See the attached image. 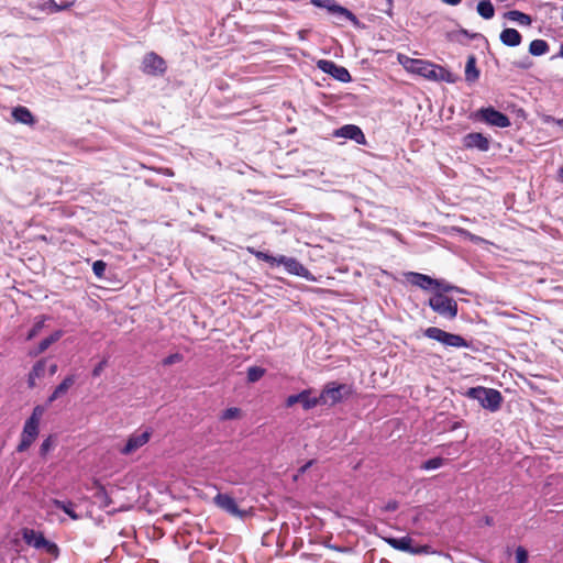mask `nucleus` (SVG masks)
<instances>
[{
    "label": "nucleus",
    "mask_w": 563,
    "mask_h": 563,
    "mask_svg": "<svg viewBox=\"0 0 563 563\" xmlns=\"http://www.w3.org/2000/svg\"><path fill=\"white\" fill-rule=\"evenodd\" d=\"M397 60L408 73L419 75L428 80L449 84H454L457 80L456 75L429 60L411 58L405 54H398Z\"/></svg>",
    "instance_id": "1"
},
{
    "label": "nucleus",
    "mask_w": 563,
    "mask_h": 563,
    "mask_svg": "<svg viewBox=\"0 0 563 563\" xmlns=\"http://www.w3.org/2000/svg\"><path fill=\"white\" fill-rule=\"evenodd\" d=\"M45 410L46 408L42 405H37L33 408V411L30 418L25 421L21 433V440L18 445L19 452L26 451L36 440L40 432V423L45 413Z\"/></svg>",
    "instance_id": "2"
},
{
    "label": "nucleus",
    "mask_w": 563,
    "mask_h": 563,
    "mask_svg": "<svg viewBox=\"0 0 563 563\" xmlns=\"http://www.w3.org/2000/svg\"><path fill=\"white\" fill-rule=\"evenodd\" d=\"M466 396L477 400L483 408L490 411H497L503 402V396L498 390L482 386L470 388Z\"/></svg>",
    "instance_id": "3"
},
{
    "label": "nucleus",
    "mask_w": 563,
    "mask_h": 563,
    "mask_svg": "<svg viewBox=\"0 0 563 563\" xmlns=\"http://www.w3.org/2000/svg\"><path fill=\"white\" fill-rule=\"evenodd\" d=\"M443 290H437L429 299V306L433 311L448 319H454L457 314V303L448 297Z\"/></svg>",
    "instance_id": "4"
},
{
    "label": "nucleus",
    "mask_w": 563,
    "mask_h": 563,
    "mask_svg": "<svg viewBox=\"0 0 563 563\" xmlns=\"http://www.w3.org/2000/svg\"><path fill=\"white\" fill-rule=\"evenodd\" d=\"M406 279L413 286H417L423 290H443L450 291L454 289L453 286L442 283L441 280L433 279L432 277L420 274L409 272L405 274Z\"/></svg>",
    "instance_id": "5"
},
{
    "label": "nucleus",
    "mask_w": 563,
    "mask_h": 563,
    "mask_svg": "<svg viewBox=\"0 0 563 563\" xmlns=\"http://www.w3.org/2000/svg\"><path fill=\"white\" fill-rule=\"evenodd\" d=\"M424 335L429 339L435 340L445 346L451 347H468L467 341L459 334L445 332L439 328L430 327L424 330Z\"/></svg>",
    "instance_id": "6"
},
{
    "label": "nucleus",
    "mask_w": 563,
    "mask_h": 563,
    "mask_svg": "<svg viewBox=\"0 0 563 563\" xmlns=\"http://www.w3.org/2000/svg\"><path fill=\"white\" fill-rule=\"evenodd\" d=\"M350 393L351 388L345 384L329 383L318 397V399H320L319 405L333 406Z\"/></svg>",
    "instance_id": "7"
},
{
    "label": "nucleus",
    "mask_w": 563,
    "mask_h": 563,
    "mask_svg": "<svg viewBox=\"0 0 563 563\" xmlns=\"http://www.w3.org/2000/svg\"><path fill=\"white\" fill-rule=\"evenodd\" d=\"M23 540L31 547L44 550L49 554H55L57 552V547L54 543L47 541L43 533L35 531L33 529H23L22 531Z\"/></svg>",
    "instance_id": "8"
},
{
    "label": "nucleus",
    "mask_w": 563,
    "mask_h": 563,
    "mask_svg": "<svg viewBox=\"0 0 563 563\" xmlns=\"http://www.w3.org/2000/svg\"><path fill=\"white\" fill-rule=\"evenodd\" d=\"M317 67L341 82H350L352 79L345 67L336 65L332 60L320 59L317 62Z\"/></svg>",
    "instance_id": "9"
},
{
    "label": "nucleus",
    "mask_w": 563,
    "mask_h": 563,
    "mask_svg": "<svg viewBox=\"0 0 563 563\" xmlns=\"http://www.w3.org/2000/svg\"><path fill=\"white\" fill-rule=\"evenodd\" d=\"M141 68L147 75L161 76L166 71V63L161 56L151 52L144 56Z\"/></svg>",
    "instance_id": "10"
},
{
    "label": "nucleus",
    "mask_w": 563,
    "mask_h": 563,
    "mask_svg": "<svg viewBox=\"0 0 563 563\" xmlns=\"http://www.w3.org/2000/svg\"><path fill=\"white\" fill-rule=\"evenodd\" d=\"M476 117L493 126L507 128L510 125L509 118L492 107L478 110Z\"/></svg>",
    "instance_id": "11"
},
{
    "label": "nucleus",
    "mask_w": 563,
    "mask_h": 563,
    "mask_svg": "<svg viewBox=\"0 0 563 563\" xmlns=\"http://www.w3.org/2000/svg\"><path fill=\"white\" fill-rule=\"evenodd\" d=\"M311 3L314 7L328 10L331 14L336 15L338 18L356 22V18L351 11L341 7L333 0H311Z\"/></svg>",
    "instance_id": "12"
},
{
    "label": "nucleus",
    "mask_w": 563,
    "mask_h": 563,
    "mask_svg": "<svg viewBox=\"0 0 563 563\" xmlns=\"http://www.w3.org/2000/svg\"><path fill=\"white\" fill-rule=\"evenodd\" d=\"M277 265H283L289 274L313 280L310 272L294 257L280 255L278 256Z\"/></svg>",
    "instance_id": "13"
},
{
    "label": "nucleus",
    "mask_w": 563,
    "mask_h": 563,
    "mask_svg": "<svg viewBox=\"0 0 563 563\" xmlns=\"http://www.w3.org/2000/svg\"><path fill=\"white\" fill-rule=\"evenodd\" d=\"M296 404H300L305 410H310L320 404V399H318V397L311 396L310 389H305L297 395H290L287 397V407H292Z\"/></svg>",
    "instance_id": "14"
},
{
    "label": "nucleus",
    "mask_w": 563,
    "mask_h": 563,
    "mask_svg": "<svg viewBox=\"0 0 563 563\" xmlns=\"http://www.w3.org/2000/svg\"><path fill=\"white\" fill-rule=\"evenodd\" d=\"M151 431L148 429L146 430H139L131 434L126 441L125 446L121 450L123 454H131L135 451H137L140 448L145 445L150 439H151Z\"/></svg>",
    "instance_id": "15"
},
{
    "label": "nucleus",
    "mask_w": 563,
    "mask_h": 563,
    "mask_svg": "<svg viewBox=\"0 0 563 563\" xmlns=\"http://www.w3.org/2000/svg\"><path fill=\"white\" fill-rule=\"evenodd\" d=\"M213 500L219 508L227 511L231 516L243 518L246 514L245 511L241 510L238 507L235 500L227 494H218Z\"/></svg>",
    "instance_id": "16"
},
{
    "label": "nucleus",
    "mask_w": 563,
    "mask_h": 563,
    "mask_svg": "<svg viewBox=\"0 0 563 563\" xmlns=\"http://www.w3.org/2000/svg\"><path fill=\"white\" fill-rule=\"evenodd\" d=\"M334 136L350 139L355 141L357 144H365L366 140L362 130L354 124H346L334 131Z\"/></svg>",
    "instance_id": "17"
},
{
    "label": "nucleus",
    "mask_w": 563,
    "mask_h": 563,
    "mask_svg": "<svg viewBox=\"0 0 563 563\" xmlns=\"http://www.w3.org/2000/svg\"><path fill=\"white\" fill-rule=\"evenodd\" d=\"M47 373V361H37L27 375V385L30 388H34L40 380H42Z\"/></svg>",
    "instance_id": "18"
},
{
    "label": "nucleus",
    "mask_w": 563,
    "mask_h": 563,
    "mask_svg": "<svg viewBox=\"0 0 563 563\" xmlns=\"http://www.w3.org/2000/svg\"><path fill=\"white\" fill-rule=\"evenodd\" d=\"M463 144L468 148H477L479 151H487L489 148V141L482 133H470L464 136Z\"/></svg>",
    "instance_id": "19"
},
{
    "label": "nucleus",
    "mask_w": 563,
    "mask_h": 563,
    "mask_svg": "<svg viewBox=\"0 0 563 563\" xmlns=\"http://www.w3.org/2000/svg\"><path fill=\"white\" fill-rule=\"evenodd\" d=\"M386 542L394 549L409 552V553H419L421 550L419 548L412 547V540L409 537L402 538H388Z\"/></svg>",
    "instance_id": "20"
},
{
    "label": "nucleus",
    "mask_w": 563,
    "mask_h": 563,
    "mask_svg": "<svg viewBox=\"0 0 563 563\" xmlns=\"http://www.w3.org/2000/svg\"><path fill=\"white\" fill-rule=\"evenodd\" d=\"M499 38L504 45L510 46V47H516V46L520 45L521 40H522L520 33L516 29H511V27L503 30L499 35Z\"/></svg>",
    "instance_id": "21"
},
{
    "label": "nucleus",
    "mask_w": 563,
    "mask_h": 563,
    "mask_svg": "<svg viewBox=\"0 0 563 563\" xmlns=\"http://www.w3.org/2000/svg\"><path fill=\"white\" fill-rule=\"evenodd\" d=\"M32 7L51 14L54 12H58L60 10L68 9L70 7V3L59 5L54 0H37L36 2L32 3Z\"/></svg>",
    "instance_id": "22"
},
{
    "label": "nucleus",
    "mask_w": 563,
    "mask_h": 563,
    "mask_svg": "<svg viewBox=\"0 0 563 563\" xmlns=\"http://www.w3.org/2000/svg\"><path fill=\"white\" fill-rule=\"evenodd\" d=\"M75 379L74 376H67L52 393V395L48 397V402H53L57 398L64 396L67 394L69 388L73 386Z\"/></svg>",
    "instance_id": "23"
},
{
    "label": "nucleus",
    "mask_w": 563,
    "mask_h": 563,
    "mask_svg": "<svg viewBox=\"0 0 563 563\" xmlns=\"http://www.w3.org/2000/svg\"><path fill=\"white\" fill-rule=\"evenodd\" d=\"M12 117L16 122L23 123V124H33L34 119L30 110L25 107H18L13 109Z\"/></svg>",
    "instance_id": "24"
},
{
    "label": "nucleus",
    "mask_w": 563,
    "mask_h": 563,
    "mask_svg": "<svg viewBox=\"0 0 563 563\" xmlns=\"http://www.w3.org/2000/svg\"><path fill=\"white\" fill-rule=\"evenodd\" d=\"M505 18L508 19L509 21H512L520 25H526V26H529L532 22L531 18L528 14L517 11V10L507 11L505 13Z\"/></svg>",
    "instance_id": "25"
},
{
    "label": "nucleus",
    "mask_w": 563,
    "mask_h": 563,
    "mask_svg": "<svg viewBox=\"0 0 563 563\" xmlns=\"http://www.w3.org/2000/svg\"><path fill=\"white\" fill-rule=\"evenodd\" d=\"M479 77V70L476 67V60L474 56H470L465 66V79L468 82H474Z\"/></svg>",
    "instance_id": "26"
},
{
    "label": "nucleus",
    "mask_w": 563,
    "mask_h": 563,
    "mask_svg": "<svg viewBox=\"0 0 563 563\" xmlns=\"http://www.w3.org/2000/svg\"><path fill=\"white\" fill-rule=\"evenodd\" d=\"M549 51V45L544 40H533L529 45V53L533 56H542Z\"/></svg>",
    "instance_id": "27"
},
{
    "label": "nucleus",
    "mask_w": 563,
    "mask_h": 563,
    "mask_svg": "<svg viewBox=\"0 0 563 563\" xmlns=\"http://www.w3.org/2000/svg\"><path fill=\"white\" fill-rule=\"evenodd\" d=\"M477 13L486 20H489L495 14V9L489 0H482L477 4Z\"/></svg>",
    "instance_id": "28"
},
{
    "label": "nucleus",
    "mask_w": 563,
    "mask_h": 563,
    "mask_svg": "<svg viewBox=\"0 0 563 563\" xmlns=\"http://www.w3.org/2000/svg\"><path fill=\"white\" fill-rule=\"evenodd\" d=\"M52 505L55 506L56 508L62 509L73 520H77L79 518V516L74 511V504L71 501H62L54 499L52 500Z\"/></svg>",
    "instance_id": "29"
},
{
    "label": "nucleus",
    "mask_w": 563,
    "mask_h": 563,
    "mask_svg": "<svg viewBox=\"0 0 563 563\" xmlns=\"http://www.w3.org/2000/svg\"><path fill=\"white\" fill-rule=\"evenodd\" d=\"M96 486V498L100 501L101 506L108 507L110 505V498L102 485H100L98 482L95 483Z\"/></svg>",
    "instance_id": "30"
},
{
    "label": "nucleus",
    "mask_w": 563,
    "mask_h": 563,
    "mask_svg": "<svg viewBox=\"0 0 563 563\" xmlns=\"http://www.w3.org/2000/svg\"><path fill=\"white\" fill-rule=\"evenodd\" d=\"M62 336V332L60 331H56L54 332L53 334H51L48 338L44 339L41 343H40V346H38V352L37 353H42L44 352L46 349H48V346L56 342L57 340H59V338Z\"/></svg>",
    "instance_id": "31"
},
{
    "label": "nucleus",
    "mask_w": 563,
    "mask_h": 563,
    "mask_svg": "<svg viewBox=\"0 0 563 563\" xmlns=\"http://www.w3.org/2000/svg\"><path fill=\"white\" fill-rule=\"evenodd\" d=\"M265 371L261 367H250L247 371V379L252 383L257 382L260 378L263 377Z\"/></svg>",
    "instance_id": "32"
},
{
    "label": "nucleus",
    "mask_w": 563,
    "mask_h": 563,
    "mask_svg": "<svg viewBox=\"0 0 563 563\" xmlns=\"http://www.w3.org/2000/svg\"><path fill=\"white\" fill-rule=\"evenodd\" d=\"M253 253H254V255L258 260L265 261L268 264H271L272 266H276L277 265L278 256H272V255H269L267 253H264V252H261V251H256V252H253Z\"/></svg>",
    "instance_id": "33"
},
{
    "label": "nucleus",
    "mask_w": 563,
    "mask_h": 563,
    "mask_svg": "<svg viewBox=\"0 0 563 563\" xmlns=\"http://www.w3.org/2000/svg\"><path fill=\"white\" fill-rule=\"evenodd\" d=\"M444 460L441 457L430 459L423 463L422 467L424 470H437L443 465Z\"/></svg>",
    "instance_id": "34"
},
{
    "label": "nucleus",
    "mask_w": 563,
    "mask_h": 563,
    "mask_svg": "<svg viewBox=\"0 0 563 563\" xmlns=\"http://www.w3.org/2000/svg\"><path fill=\"white\" fill-rule=\"evenodd\" d=\"M44 322H45V319L42 317L40 320H37L33 328L31 329V331L29 332L27 334V340H32L33 338H35L40 332L41 330L43 329L44 327Z\"/></svg>",
    "instance_id": "35"
},
{
    "label": "nucleus",
    "mask_w": 563,
    "mask_h": 563,
    "mask_svg": "<svg viewBox=\"0 0 563 563\" xmlns=\"http://www.w3.org/2000/svg\"><path fill=\"white\" fill-rule=\"evenodd\" d=\"M107 264L103 261H96L92 264V271L95 275L99 278H101L106 272Z\"/></svg>",
    "instance_id": "36"
},
{
    "label": "nucleus",
    "mask_w": 563,
    "mask_h": 563,
    "mask_svg": "<svg viewBox=\"0 0 563 563\" xmlns=\"http://www.w3.org/2000/svg\"><path fill=\"white\" fill-rule=\"evenodd\" d=\"M239 417H240V409H238V408H228L222 412V416H221V418L223 420L235 419Z\"/></svg>",
    "instance_id": "37"
},
{
    "label": "nucleus",
    "mask_w": 563,
    "mask_h": 563,
    "mask_svg": "<svg viewBox=\"0 0 563 563\" xmlns=\"http://www.w3.org/2000/svg\"><path fill=\"white\" fill-rule=\"evenodd\" d=\"M378 4L382 7L383 12H385L388 15L393 14V7H394L393 0H378Z\"/></svg>",
    "instance_id": "38"
},
{
    "label": "nucleus",
    "mask_w": 563,
    "mask_h": 563,
    "mask_svg": "<svg viewBox=\"0 0 563 563\" xmlns=\"http://www.w3.org/2000/svg\"><path fill=\"white\" fill-rule=\"evenodd\" d=\"M516 562L517 563H527L528 562V552L519 547L516 550Z\"/></svg>",
    "instance_id": "39"
},
{
    "label": "nucleus",
    "mask_w": 563,
    "mask_h": 563,
    "mask_svg": "<svg viewBox=\"0 0 563 563\" xmlns=\"http://www.w3.org/2000/svg\"><path fill=\"white\" fill-rule=\"evenodd\" d=\"M107 366V361L103 360L101 361L98 365L95 366V368L92 369V375L95 377H98L102 371L104 369V367Z\"/></svg>",
    "instance_id": "40"
},
{
    "label": "nucleus",
    "mask_w": 563,
    "mask_h": 563,
    "mask_svg": "<svg viewBox=\"0 0 563 563\" xmlns=\"http://www.w3.org/2000/svg\"><path fill=\"white\" fill-rule=\"evenodd\" d=\"M52 448V441L51 439H46L43 441V443L41 444V454H46Z\"/></svg>",
    "instance_id": "41"
},
{
    "label": "nucleus",
    "mask_w": 563,
    "mask_h": 563,
    "mask_svg": "<svg viewBox=\"0 0 563 563\" xmlns=\"http://www.w3.org/2000/svg\"><path fill=\"white\" fill-rule=\"evenodd\" d=\"M47 372L51 376L55 375L57 372V364H51L49 367L47 368Z\"/></svg>",
    "instance_id": "42"
},
{
    "label": "nucleus",
    "mask_w": 563,
    "mask_h": 563,
    "mask_svg": "<svg viewBox=\"0 0 563 563\" xmlns=\"http://www.w3.org/2000/svg\"><path fill=\"white\" fill-rule=\"evenodd\" d=\"M442 1L450 5H457L461 3L462 0H442Z\"/></svg>",
    "instance_id": "43"
},
{
    "label": "nucleus",
    "mask_w": 563,
    "mask_h": 563,
    "mask_svg": "<svg viewBox=\"0 0 563 563\" xmlns=\"http://www.w3.org/2000/svg\"><path fill=\"white\" fill-rule=\"evenodd\" d=\"M468 236H470V239H471L472 241H475V242L483 241L481 238H477V236H475V235H473V234H468Z\"/></svg>",
    "instance_id": "44"
},
{
    "label": "nucleus",
    "mask_w": 563,
    "mask_h": 563,
    "mask_svg": "<svg viewBox=\"0 0 563 563\" xmlns=\"http://www.w3.org/2000/svg\"><path fill=\"white\" fill-rule=\"evenodd\" d=\"M559 179L563 181V166L559 169Z\"/></svg>",
    "instance_id": "45"
},
{
    "label": "nucleus",
    "mask_w": 563,
    "mask_h": 563,
    "mask_svg": "<svg viewBox=\"0 0 563 563\" xmlns=\"http://www.w3.org/2000/svg\"><path fill=\"white\" fill-rule=\"evenodd\" d=\"M559 56L563 58V44L560 46Z\"/></svg>",
    "instance_id": "46"
},
{
    "label": "nucleus",
    "mask_w": 563,
    "mask_h": 563,
    "mask_svg": "<svg viewBox=\"0 0 563 563\" xmlns=\"http://www.w3.org/2000/svg\"><path fill=\"white\" fill-rule=\"evenodd\" d=\"M544 121L545 122H551V121H554V119H552L551 117H547Z\"/></svg>",
    "instance_id": "47"
},
{
    "label": "nucleus",
    "mask_w": 563,
    "mask_h": 563,
    "mask_svg": "<svg viewBox=\"0 0 563 563\" xmlns=\"http://www.w3.org/2000/svg\"><path fill=\"white\" fill-rule=\"evenodd\" d=\"M299 35H300V38H303V32H300Z\"/></svg>",
    "instance_id": "48"
}]
</instances>
